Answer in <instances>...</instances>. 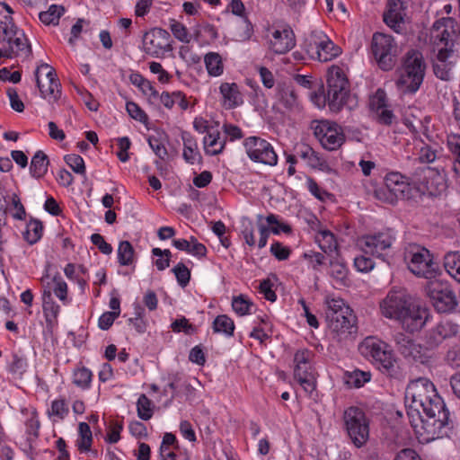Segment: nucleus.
Instances as JSON below:
<instances>
[{
	"mask_svg": "<svg viewBox=\"0 0 460 460\" xmlns=\"http://www.w3.org/2000/svg\"><path fill=\"white\" fill-rule=\"evenodd\" d=\"M0 44L4 46L6 50L12 49L10 58L19 56H29L31 53V47L28 39L22 31H17L13 35L4 37V41H0Z\"/></svg>",
	"mask_w": 460,
	"mask_h": 460,
	"instance_id": "obj_25",
	"label": "nucleus"
},
{
	"mask_svg": "<svg viewBox=\"0 0 460 460\" xmlns=\"http://www.w3.org/2000/svg\"><path fill=\"white\" fill-rule=\"evenodd\" d=\"M444 360L452 367H460V346L450 347L446 352Z\"/></svg>",
	"mask_w": 460,
	"mask_h": 460,
	"instance_id": "obj_58",
	"label": "nucleus"
},
{
	"mask_svg": "<svg viewBox=\"0 0 460 460\" xmlns=\"http://www.w3.org/2000/svg\"><path fill=\"white\" fill-rule=\"evenodd\" d=\"M92 376V372L88 368L82 367L74 372L73 382L78 387L87 389L90 387Z\"/></svg>",
	"mask_w": 460,
	"mask_h": 460,
	"instance_id": "obj_45",
	"label": "nucleus"
},
{
	"mask_svg": "<svg viewBox=\"0 0 460 460\" xmlns=\"http://www.w3.org/2000/svg\"><path fill=\"white\" fill-rule=\"evenodd\" d=\"M49 161L48 155L41 150L37 151L31 158L30 172L36 179L42 178L48 172Z\"/></svg>",
	"mask_w": 460,
	"mask_h": 460,
	"instance_id": "obj_30",
	"label": "nucleus"
},
{
	"mask_svg": "<svg viewBox=\"0 0 460 460\" xmlns=\"http://www.w3.org/2000/svg\"><path fill=\"white\" fill-rule=\"evenodd\" d=\"M126 110L128 115L141 123H146L148 116L146 113L134 102H128L126 103Z\"/></svg>",
	"mask_w": 460,
	"mask_h": 460,
	"instance_id": "obj_55",
	"label": "nucleus"
},
{
	"mask_svg": "<svg viewBox=\"0 0 460 460\" xmlns=\"http://www.w3.org/2000/svg\"><path fill=\"white\" fill-rule=\"evenodd\" d=\"M204 149L207 155H217L223 152L226 146V138L220 137V132L217 129L208 131L203 139Z\"/></svg>",
	"mask_w": 460,
	"mask_h": 460,
	"instance_id": "obj_29",
	"label": "nucleus"
},
{
	"mask_svg": "<svg viewBox=\"0 0 460 460\" xmlns=\"http://www.w3.org/2000/svg\"><path fill=\"white\" fill-rule=\"evenodd\" d=\"M326 83V95L322 93L318 94L314 92L311 94V99L317 105H320L321 102H325L327 101L330 110L334 112H339L346 104L349 93V79L342 68L332 66L328 69Z\"/></svg>",
	"mask_w": 460,
	"mask_h": 460,
	"instance_id": "obj_3",
	"label": "nucleus"
},
{
	"mask_svg": "<svg viewBox=\"0 0 460 460\" xmlns=\"http://www.w3.org/2000/svg\"><path fill=\"white\" fill-rule=\"evenodd\" d=\"M266 221L269 225L273 226L270 227V230L274 234H279L280 232L285 234H290L292 232L291 226L286 223H280L278 220V217L274 214L268 215Z\"/></svg>",
	"mask_w": 460,
	"mask_h": 460,
	"instance_id": "obj_54",
	"label": "nucleus"
},
{
	"mask_svg": "<svg viewBox=\"0 0 460 460\" xmlns=\"http://www.w3.org/2000/svg\"><path fill=\"white\" fill-rule=\"evenodd\" d=\"M425 292L439 313H450L458 304L454 290L447 281L431 279L427 282Z\"/></svg>",
	"mask_w": 460,
	"mask_h": 460,
	"instance_id": "obj_11",
	"label": "nucleus"
},
{
	"mask_svg": "<svg viewBox=\"0 0 460 460\" xmlns=\"http://www.w3.org/2000/svg\"><path fill=\"white\" fill-rule=\"evenodd\" d=\"M304 46L309 58L320 62L331 61L341 52V49L323 31H313Z\"/></svg>",
	"mask_w": 460,
	"mask_h": 460,
	"instance_id": "obj_12",
	"label": "nucleus"
},
{
	"mask_svg": "<svg viewBox=\"0 0 460 460\" xmlns=\"http://www.w3.org/2000/svg\"><path fill=\"white\" fill-rule=\"evenodd\" d=\"M252 306H253V304L243 295L233 298L232 307L241 316L250 314Z\"/></svg>",
	"mask_w": 460,
	"mask_h": 460,
	"instance_id": "obj_46",
	"label": "nucleus"
},
{
	"mask_svg": "<svg viewBox=\"0 0 460 460\" xmlns=\"http://www.w3.org/2000/svg\"><path fill=\"white\" fill-rule=\"evenodd\" d=\"M137 416L143 420H148L153 416L152 401L146 395L141 394L137 402Z\"/></svg>",
	"mask_w": 460,
	"mask_h": 460,
	"instance_id": "obj_44",
	"label": "nucleus"
},
{
	"mask_svg": "<svg viewBox=\"0 0 460 460\" xmlns=\"http://www.w3.org/2000/svg\"><path fill=\"white\" fill-rule=\"evenodd\" d=\"M375 263L369 257L364 255L357 256L354 259V267L359 272H368L373 270Z\"/></svg>",
	"mask_w": 460,
	"mask_h": 460,
	"instance_id": "obj_61",
	"label": "nucleus"
},
{
	"mask_svg": "<svg viewBox=\"0 0 460 460\" xmlns=\"http://www.w3.org/2000/svg\"><path fill=\"white\" fill-rule=\"evenodd\" d=\"M408 416L411 426H419L427 433L429 439L449 437L454 429V420L435 385L425 377L410 382L405 391Z\"/></svg>",
	"mask_w": 460,
	"mask_h": 460,
	"instance_id": "obj_1",
	"label": "nucleus"
},
{
	"mask_svg": "<svg viewBox=\"0 0 460 460\" xmlns=\"http://www.w3.org/2000/svg\"><path fill=\"white\" fill-rule=\"evenodd\" d=\"M460 326L451 320H441L425 332L424 343L427 349H437L446 340L456 337Z\"/></svg>",
	"mask_w": 460,
	"mask_h": 460,
	"instance_id": "obj_19",
	"label": "nucleus"
},
{
	"mask_svg": "<svg viewBox=\"0 0 460 460\" xmlns=\"http://www.w3.org/2000/svg\"><path fill=\"white\" fill-rule=\"evenodd\" d=\"M277 97L287 109H293L296 105V95L290 85L279 84L277 86Z\"/></svg>",
	"mask_w": 460,
	"mask_h": 460,
	"instance_id": "obj_35",
	"label": "nucleus"
},
{
	"mask_svg": "<svg viewBox=\"0 0 460 460\" xmlns=\"http://www.w3.org/2000/svg\"><path fill=\"white\" fill-rule=\"evenodd\" d=\"M436 56L432 62L434 75L444 81H449L453 76V69L457 60L458 49H433Z\"/></svg>",
	"mask_w": 460,
	"mask_h": 460,
	"instance_id": "obj_20",
	"label": "nucleus"
},
{
	"mask_svg": "<svg viewBox=\"0 0 460 460\" xmlns=\"http://www.w3.org/2000/svg\"><path fill=\"white\" fill-rule=\"evenodd\" d=\"M426 64L422 53L418 49H410L406 52L397 86L403 93H416L423 83Z\"/></svg>",
	"mask_w": 460,
	"mask_h": 460,
	"instance_id": "obj_4",
	"label": "nucleus"
},
{
	"mask_svg": "<svg viewBox=\"0 0 460 460\" xmlns=\"http://www.w3.org/2000/svg\"><path fill=\"white\" fill-rule=\"evenodd\" d=\"M248 157L255 162L274 166L278 163V155L272 145L260 137H248L243 141Z\"/></svg>",
	"mask_w": 460,
	"mask_h": 460,
	"instance_id": "obj_16",
	"label": "nucleus"
},
{
	"mask_svg": "<svg viewBox=\"0 0 460 460\" xmlns=\"http://www.w3.org/2000/svg\"><path fill=\"white\" fill-rule=\"evenodd\" d=\"M28 364L24 357L13 353L12 361L8 364V371L14 376L22 377L26 372Z\"/></svg>",
	"mask_w": 460,
	"mask_h": 460,
	"instance_id": "obj_42",
	"label": "nucleus"
},
{
	"mask_svg": "<svg viewBox=\"0 0 460 460\" xmlns=\"http://www.w3.org/2000/svg\"><path fill=\"white\" fill-rule=\"evenodd\" d=\"M170 382L164 387V392L166 393L167 389L172 391L171 400L176 398L179 394V391L181 387L188 388L190 385L185 382H181V377L178 374L169 376Z\"/></svg>",
	"mask_w": 460,
	"mask_h": 460,
	"instance_id": "obj_52",
	"label": "nucleus"
},
{
	"mask_svg": "<svg viewBox=\"0 0 460 460\" xmlns=\"http://www.w3.org/2000/svg\"><path fill=\"white\" fill-rule=\"evenodd\" d=\"M295 82L308 90H314L317 88H323V85L317 79H314L312 75H299L296 74L294 75Z\"/></svg>",
	"mask_w": 460,
	"mask_h": 460,
	"instance_id": "obj_49",
	"label": "nucleus"
},
{
	"mask_svg": "<svg viewBox=\"0 0 460 460\" xmlns=\"http://www.w3.org/2000/svg\"><path fill=\"white\" fill-rule=\"evenodd\" d=\"M375 194L378 199L394 205L399 199H410L411 188L405 176L393 172L385 175L384 186L376 189Z\"/></svg>",
	"mask_w": 460,
	"mask_h": 460,
	"instance_id": "obj_9",
	"label": "nucleus"
},
{
	"mask_svg": "<svg viewBox=\"0 0 460 460\" xmlns=\"http://www.w3.org/2000/svg\"><path fill=\"white\" fill-rule=\"evenodd\" d=\"M331 276L338 282L343 284L348 275V269L343 258L339 255L329 257Z\"/></svg>",
	"mask_w": 460,
	"mask_h": 460,
	"instance_id": "obj_34",
	"label": "nucleus"
},
{
	"mask_svg": "<svg viewBox=\"0 0 460 460\" xmlns=\"http://www.w3.org/2000/svg\"><path fill=\"white\" fill-rule=\"evenodd\" d=\"M315 242L328 258L341 253L336 237L330 230H320L315 235Z\"/></svg>",
	"mask_w": 460,
	"mask_h": 460,
	"instance_id": "obj_27",
	"label": "nucleus"
},
{
	"mask_svg": "<svg viewBox=\"0 0 460 460\" xmlns=\"http://www.w3.org/2000/svg\"><path fill=\"white\" fill-rule=\"evenodd\" d=\"M447 272L460 283V252H448L444 257Z\"/></svg>",
	"mask_w": 460,
	"mask_h": 460,
	"instance_id": "obj_39",
	"label": "nucleus"
},
{
	"mask_svg": "<svg viewBox=\"0 0 460 460\" xmlns=\"http://www.w3.org/2000/svg\"><path fill=\"white\" fill-rule=\"evenodd\" d=\"M371 380L369 371L355 369L351 372L347 371L344 374V383L349 388H360Z\"/></svg>",
	"mask_w": 460,
	"mask_h": 460,
	"instance_id": "obj_33",
	"label": "nucleus"
},
{
	"mask_svg": "<svg viewBox=\"0 0 460 460\" xmlns=\"http://www.w3.org/2000/svg\"><path fill=\"white\" fill-rule=\"evenodd\" d=\"M167 138V134L164 131H157L156 135H150L147 137L149 146L155 155L163 161L168 157V151L164 146Z\"/></svg>",
	"mask_w": 460,
	"mask_h": 460,
	"instance_id": "obj_31",
	"label": "nucleus"
},
{
	"mask_svg": "<svg viewBox=\"0 0 460 460\" xmlns=\"http://www.w3.org/2000/svg\"><path fill=\"white\" fill-rule=\"evenodd\" d=\"M370 108L373 111H379V110L386 107V94L382 89H377L376 93L370 98Z\"/></svg>",
	"mask_w": 460,
	"mask_h": 460,
	"instance_id": "obj_59",
	"label": "nucleus"
},
{
	"mask_svg": "<svg viewBox=\"0 0 460 460\" xmlns=\"http://www.w3.org/2000/svg\"><path fill=\"white\" fill-rule=\"evenodd\" d=\"M53 292L56 296L63 303V305H67L70 302V299L67 296V284L62 279L60 274H56L53 277Z\"/></svg>",
	"mask_w": 460,
	"mask_h": 460,
	"instance_id": "obj_43",
	"label": "nucleus"
},
{
	"mask_svg": "<svg viewBox=\"0 0 460 460\" xmlns=\"http://www.w3.org/2000/svg\"><path fill=\"white\" fill-rule=\"evenodd\" d=\"M171 328L174 332H183L188 335L192 334L197 331V328L193 324L190 323L189 320L184 316L173 321L171 324Z\"/></svg>",
	"mask_w": 460,
	"mask_h": 460,
	"instance_id": "obj_53",
	"label": "nucleus"
},
{
	"mask_svg": "<svg viewBox=\"0 0 460 460\" xmlns=\"http://www.w3.org/2000/svg\"><path fill=\"white\" fill-rule=\"evenodd\" d=\"M438 148L437 146L424 144L419 153V159L421 163L429 164L436 160Z\"/></svg>",
	"mask_w": 460,
	"mask_h": 460,
	"instance_id": "obj_57",
	"label": "nucleus"
},
{
	"mask_svg": "<svg viewBox=\"0 0 460 460\" xmlns=\"http://www.w3.org/2000/svg\"><path fill=\"white\" fill-rule=\"evenodd\" d=\"M64 13L65 8L62 5L51 4L47 11L39 13V18L45 25H58Z\"/></svg>",
	"mask_w": 460,
	"mask_h": 460,
	"instance_id": "obj_38",
	"label": "nucleus"
},
{
	"mask_svg": "<svg viewBox=\"0 0 460 460\" xmlns=\"http://www.w3.org/2000/svg\"><path fill=\"white\" fill-rule=\"evenodd\" d=\"M91 241L103 254L109 255L113 251L112 246L108 243L100 234H93L91 235Z\"/></svg>",
	"mask_w": 460,
	"mask_h": 460,
	"instance_id": "obj_62",
	"label": "nucleus"
},
{
	"mask_svg": "<svg viewBox=\"0 0 460 460\" xmlns=\"http://www.w3.org/2000/svg\"><path fill=\"white\" fill-rule=\"evenodd\" d=\"M395 240L396 234L391 228L367 234L362 238L363 251L385 261Z\"/></svg>",
	"mask_w": 460,
	"mask_h": 460,
	"instance_id": "obj_14",
	"label": "nucleus"
},
{
	"mask_svg": "<svg viewBox=\"0 0 460 460\" xmlns=\"http://www.w3.org/2000/svg\"><path fill=\"white\" fill-rule=\"evenodd\" d=\"M311 128L322 146L328 151L338 150L345 142L343 129L336 122L314 120L312 122Z\"/></svg>",
	"mask_w": 460,
	"mask_h": 460,
	"instance_id": "obj_13",
	"label": "nucleus"
},
{
	"mask_svg": "<svg viewBox=\"0 0 460 460\" xmlns=\"http://www.w3.org/2000/svg\"><path fill=\"white\" fill-rule=\"evenodd\" d=\"M143 50L153 58H161L172 50L170 33L162 28H153L145 32L142 39Z\"/></svg>",
	"mask_w": 460,
	"mask_h": 460,
	"instance_id": "obj_17",
	"label": "nucleus"
},
{
	"mask_svg": "<svg viewBox=\"0 0 460 460\" xmlns=\"http://www.w3.org/2000/svg\"><path fill=\"white\" fill-rule=\"evenodd\" d=\"M43 225L39 219H31L22 233L24 240L31 245L39 242L42 236Z\"/></svg>",
	"mask_w": 460,
	"mask_h": 460,
	"instance_id": "obj_36",
	"label": "nucleus"
},
{
	"mask_svg": "<svg viewBox=\"0 0 460 460\" xmlns=\"http://www.w3.org/2000/svg\"><path fill=\"white\" fill-rule=\"evenodd\" d=\"M460 23L452 17L436 21L431 29L433 49H458Z\"/></svg>",
	"mask_w": 460,
	"mask_h": 460,
	"instance_id": "obj_7",
	"label": "nucleus"
},
{
	"mask_svg": "<svg viewBox=\"0 0 460 460\" xmlns=\"http://www.w3.org/2000/svg\"><path fill=\"white\" fill-rule=\"evenodd\" d=\"M219 93L222 95V104L226 109H235L243 103V94L235 83H222Z\"/></svg>",
	"mask_w": 460,
	"mask_h": 460,
	"instance_id": "obj_26",
	"label": "nucleus"
},
{
	"mask_svg": "<svg viewBox=\"0 0 460 460\" xmlns=\"http://www.w3.org/2000/svg\"><path fill=\"white\" fill-rule=\"evenodd\" d=\"M37 86L42 98L49 102H57L61 95V85L55 69L47 63H42L35 71Z\"/></svg>",
	"mask_w": 460,
	"mask_h": 460,
	"instance_id": "obj_15",
	"label": "nucleus"
},
{
	"mask_svg": "<svg viewBox=\"0 0 460 460\" xmlns=\"http://www.w3.org/2000/svg\"><path fill=\"white\" fill-rule=\"evenodd\" d=\"M118 262L121 266H132L135 269L136 253L133 245L128 241H121L119 243Z\"/></svg>",
	"mask_w": 460,
	"mask_h": 460,
	"instance_id": "obj_32",
	"label": "nucleus"
},
{
	"mask_svg": "<svg viewBox=\"0 0 460 460\" xmlns=\"http://www.w3.org/2000/svg\"><path fill=\"white\" fill-rule=\"evenodd\" d=\"M49 415L58 417L59 420L65 419L69 413V408L65 399H57L51 402Z\"/></svg>",
	"mask_w": 460,
	"mask_h": 460,
	"instance_id": "obj_48",
	"label": "nucleus"
},
{
	"mask_svg": "<svg viewBox=\"0 0 460 460\" xmlns=\"http://www.w3.org/2000/svg\"><path fill=\"white\" fill-rule=\"evenodd\" d=\"M65 161L67 165L78 174H85V165L84 161L82 156L75 154L66 155L65 156Z\"/></svg>",
	"mask_w": 460,
	"mask_h": 460,
	"instance_id": "obj_50",
	"label": "nucleus"
},
{
	"mask_svg": "<svg viewBox=\"0 0 460 460\" xmlns=\"http://www.w3.org/2000/svg\"><path fill=\"white\" fill-rule=\"evenodd\" d=\"M271 254L279 261L288 260L290 255L289 248L284 246L279 242H274L270 246Z\"/></svg>",
	"mask_w": 460,
	"mask_h": 460,
	"instance_id": "obj_63",
	"label": "nucleus"
},
{
	"mask_svg": "<svg viewBox=\"0 0 460 460\" xmlns=\"http://www.w3.org/2000/svg\"><path fill=\"white\" fill-rule=\"evenodd\" d=\"M429 316V310L426 307L411 303L397 322L401 323L404 330L412 333L420 331L424 327Z\"/></svg>",
	"mask_w": 460,
	"mask_h": 460,
	"instance_id": "obj_21",
	"label": "nucleus"
},
{
	"mask_svg": "<svg viewBox=\"0 0 460 460\" xmlns=\"http://www.w3.org/2000/svg\"><path fill=\"white\" fill-rule=\"evenodd\" d=\"M410 297L403 289H392L380 303L382 314L397 321L411 304Z\"/></svg>",
	"mask_w": 460,
	"mask_h": 460,
	"instance_id": "obj_18",
	"label": "nucleus"
},
{
	"mask_svg": "<svg viewBox=\"0 0 460 460\" xmlns=\"http://www.w3.org/2000/svg\"><path fill=\"white\" fill-rule=\"evenodd\" d=\"M79 439L76 441L78 450L81 452L89 451L93 442V435L90 426L86 422H80L78 425Z\"/></svg>",
	"mask_w": 460,
	"mask_h": 460,
	"instance_id": "obj_40",
	"label": "nucleus"
},
{
	"mask_svg": "<svg viewBox=\"0 0 460 460\" xmlns=\"http://www.w3.org/2000/svg\"><path fill=\"white\" fill-rule=\"evenodd\" d=\"M403 4L401 0H387L386 11L383 14L385 23L396 33L404 30Z\"/></svg>",
	"mask_w": 460,
	"mask_h": 460,
	"instance_id": "obj_22",
	"label": "nucleus"
},
{
	"mask_svg": "<svg viewBox=\"0 0 460 460\" xmlns=\"http://www.w3.org/2000/svg\"><path fill=\"white\" fill-rule=\"evenodd\" d=\"M325 317L330 329L335 332L351 333L356 321L352 310L345 304L344 300L340 298L327 301Z\"/></svg>",
	"mask_w": 460,
	"mask_h": 460,
	"instance_id": "obj_10",
	"label": "nucleus"
},
{
	"mask_svg": "<svg viewBox=\"0 0 460 460\" xmlns=\"http://www.w3.org/2000/svg\"><path fill=\"white\" fill-rule=\"evenodd\" d=\"M359 351L391 381L401 383L406 379L405 367L386 342L375 337H367L359 345Z\"/></svg>",
	"mask_w": 460,
	"mask_h": 460,
	"instance_id": "obj_2",
	"label": "nucleus"
},
{
	"mask_svg": "<svg viewBox=\"0 0 460 460\" xmlns=\"http://www.w3.org/2000/svg\"><path fill=\"white\" fill-rule=\"evenodd\" d=\"M296 45L295 34L290 27L282 31L276 30L272 32V39L270 40V48L276 54H285Z\"/></svg>",
	"mask_w": 460,
	"mask_h": 460,
	"instance_id": "obj_23",
	"label": "nucleus"
},
{
	"mask_svg": "<svg viewBox=\"0 0 460 460\" xmlns=\"http://www.w3.org/2000/svg\"><path fill=\"white\" fill-rule=\"evenodd\" d=\"M0 29L2 30L0 31V41H4V37L13 35L18 31V28L11 15L4 16V19L0 22Z\"/></svg>",
	"mask_w": 460,
	"mask_h": 460,
	"instance_id": "obj_51",
	"label": "nucleus"
},
{
	"mask_svg": "<svg viewBox=\"0 0 460 460\" xmlns=\"http://www.w3.org/2000/svg\"><path fill=\"white\" fill-rule=\"evenodd\" d=\"M119 146V152L117 153V156L122 163L127 162L129 159V155L128 150L131 146L130 139L128 137H119L117 139Z\"/></svg>",
	"mask_w": 460,
	"mask_h": 460,
	"instance_id": "obj_60",
	"label": "nucleus"
},
{
	"mask_svg": "<svg viewBox=\"0 0 460 460\" xmlns=\"http://www.w3.org/2000/svg\"><path fill=\"white\" fill-rule=\"evenodd\" d=\"M447 145L452 155L456 156V160L460 166V135L448 136Z\"/></svg>",
	"mask_w": 460,
	"mask_h": 460,
	"instance_id": "obj_64",
	"label": "nucleus"
},
{
	"mask_svg": "<svg viewBox=\"0 0 460 460\" xmlns=\"http://www.w3.org/2000/svg\"><path fill=\"white\" fill-rule=\"evenodd\" d=\"M171 31L178 40L183 43H190L191 37L182 23L173 21L171 24Z\"/></svg>",
	"mask_w": 460,
	"mask_h": 460,
	"instance_id": "obj_56",
	"label": "nucleus"
},
{
	"mask_svg": "<svg viewBox=\"0 0 460 460\" xmlns=\"http://www.w3.org/2000/svg\"><path fill=\"white\" fill-rule=\"evenodd\" d=\"M172 271L174 273L178 284L181 288H185L190 280V270L183 262L176 264Z\"/></svg>",
	"mask_w": 460,
	"mask_h": 460,
	"instance_id": "obj_47",
	"label": "nucleus"
},
{
	"mask_svg": "<svg viewBox=\"0 0 460 460\" xmlns=\"http://www.w3.org/2000/svg\"><path fill=\"white\" fill-rule=\"evenodd\" d=\"M395 347L399 353L407 359L419 362L420 358V346L409 335L398 332L394 335Z\"/></svg>",
	"mask_w": 460,
	"mask_h": 460,
	"instance_id": "obj_24",
	"label": "nucleus"
},
{
	"mask_svg": "<svg viewBox=\"0 0 460 460\" xmlns=\"http://www.w3.org/2000/svg\"><path fill=\"white\" fill-rule=\"evenodd\" d=\"M344 427L351 442L358 448L364 446L369 438V421L365 411L350 406L343 413Z\"/></svg>",
	"mask_w": 460,
	"mask_h": 460,
	"instance_id": "obj_8",
	"label": "nucleus"
},
{
	"mask_svg": "<svg viewBox=\"0 0 460 460\" xmlns=\"http://www.w3.org/2000/svg\"><path fill=\"white\" fill-rule=\"evenodd\" d=\"M207 71L211 76H219L224 72V65L221 56L217 52H208L204 57Z\"/></svg>",
	"mask_w": 460,
	"mask_h": 460,
	"instance_id": "obj_37",
	"label": "nucleus"
},
{
	"mask_svg": "<svg viewBox=\"0 0 460 460\" xmlns=\"http://www.w3.org/2000/svg\"><path fill=\"white\" fill-rule=\"evenodd\" d=\"M181 139L183 142V159L188 164H194L197 161L201 159L197 141L194 137L187 131L181 133Z\"/></svg>",
	"mask_w": 460,
	"mask_h": 460,
	"instance_id": "obj_28",
	"label": "nucleus"
},
{
	"mask_svg": "<svg viewBox=\"0 0 460 460\" xmlns=\"http://www.w3.org/2000/svg\"><path fill=\"white\" fill-rule=\"evenodd\" d=\"M213 331L224 333L228 337L233 336L234 331V321L226 314L218 315L213 322Z\"/></svg>",
	"mask_w": 460,
	"mask_h": 460,
	"instance_id": "obj_41",
	"label": "nucleus"
},
{
	"mask_svg": "<svg viewBox=\"0 0 460 460\" xmlns=\"http://www.w3.org/2000/svg\"><path fill=\"white\" fill-rule=\"evenodd\" d=\"M408 268L414 275L427 279H435L438 265L433 261L429 251L419 245H410L405 252Z\"/></svg>",
	"mask_w": 460,
	"mask_h": 460,
	"instance_id": "obj_6",
	"label": "nucleus"
},
{
	"mask_svg": "<svg viewBox=\"0 0 460 460\" xmlns=\"http://www.w3.org/2000/svg\"><path fill=\"white\" fill-rule=\"evenodd\" d=\"M371 53L378 66L384 71H390L396 64L399 47L393 36L375 32L371 40Z\"/></svg>",
	"mask_w": 460,
	"mask_h": 460,
	"instance_id": "obj_5",
	"label": "nucleus"
}]
</instances>
